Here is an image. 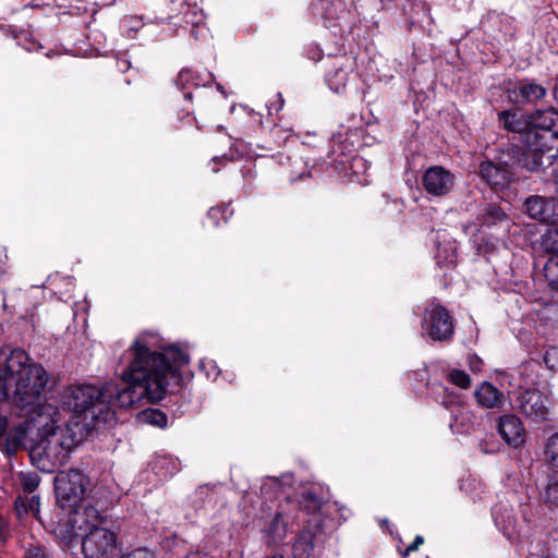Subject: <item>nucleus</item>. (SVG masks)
Returning a JSON list of instances; mask_svg holds the SVG:
<instances>
[{
  "label": "nucleus",
  "mask_w": 558,
  "mask_h": 558,
  "mask_svg": "<svg viewBox=\"0 0 558 558\" xmlns=\"http://www.w3.org/2000/svg\"><path fill=\"white\" fill-rule=\"evenodd\" d=\"M269 558H283V556H281V555H275V556L269 557Z\"/></svg>",
  "instance_id": "52"
},
{
  "label": "nucleus",
  "mask_w": 558,
  "mask_h": 558,
  "mask_svg": "<svg viewBox=\"0 0 558 558\" xmlns=\"http://www.w3.org/2000/svg\"><path fill=\"white\" fill-rule=\"evenodd\" d=\"M211 80V73H198L192 69H183L179 72L175 83L184 92V98L190 100L192 98L191 92L187 90L190 87L206 86Z\"/></svg>",
  "instance_id": "20"
},
{
  "label": "nucleus",
  "mask_w": 558,
  "mask_h": 558,
  "mask_svg": "<svg viewBox=\"0 0 558 558\" xmlns=\"http://www.w3.org/2000/svg\"><path fill=\"white\" fill-rule=\"evenodd\" d=\"M422 329L432 340L446 341L453 336L454 325L444 306L432 303L424 311Z\"/></svg>",
  "instance_id": "8"
},
{
  "label": "nucleus",
  "mask_w": 558,
  "mask_h": 558,
  "mask_svg": "<svg viewBox=\"0 0 558 558\" xmlns=\"http://www.w3.org/2000/svg\"><path fill=\"white\" fill-rule=\"evenodd\" d=\"M123 357L126 365L121 372V379L128 387L119 389L112 384L113 393L109 407L114 403L128 408L141 399L159 402L169 391L180 388L184 383L182 367L190 363L189 355L177 345H167L155 332L140 333Z\"/></svg>",
  "instance_id": "1"
},
{
  "label": "nucleus",
  "mask_w": 558,
  "mask_h": 558,
  "mask_svg": "<svg viewBox=\"0 0 558 558\" xmlns=\"http://www.w3.org/2000/svg\"><path fill=\"white\" fill-rule=\"evenodd\" d=\"M191 35L196 40H205L208 37V35H209V29L205 26V23L203 22L199 25V28L192 27Z\"/></svg>",
  "instance_id": "41"
},
{
  "label": "nucleus",
  "mask_w": 558,
  "mask_h": 558,
  "mask_svg": "<svg viewBox=\"0 0 558 558\" xmlns=\"http://www.w3.org/2000/svg\"><path fill=\"white\" fill-rule=\"evenodd\" d=\"M544 460L550 469L558 470V433L547 438L544 448Z\"/></svg>",
  "instance_id": "25"
},
{
  "label": "nucleus",
  "mask_w": 558,
  "mask_h": 558,
  "mask_svg": "<svg viewBox=\"0 0 558 558\" xmlns=\"http://www.w3.org/2000/svg\"><path fill=\"white\" fill-rule=\"evenodd\" d=\"M448 379L450 383L462 389L468 388L471 384L470 376L465 372L460 369H452L448 374Z\"/></svg>",
  "instance_id": "34"
},
{
  "label": "nucleus",
  "mask_w": 558,
  "mask_h": 558,
  "mask_svg": "<svg viewBox=\"0 0 558 558\" xmlns=\"http://www.w3.org/2000/svg\"><path fill=\"white\" fill-rule=\"evenodd\" d=\"M154 472L160 477L172 476L179 471L175 459L168 454H158L153 462Z\"/></svg>",
  "instance_id": "23"
},
{
  "label": "nucleus",
  "mask_w": 558,
  "mask_h": 558,
  "mask_svg": "<svg viewBox=\"0 0 558 558\" xmlns=\"http://www.w3.org/2000/svg\"><path fill=\"white\" fill-rule=\"evenodd\" d=\"M218 160H219V158H214V159L211 160V162H213L214 165H216Z\"/></svg>",
  "instance_id": "53"
},
{
  "label": "nucleus",
  "mask_w": 558,
  "mask_h": 558,
  "mask_svg": "<svg viewBox=\"0 0 558 558\" xmlns=\"http://www.w3.org/2000/svg\"><path fill=\"white\" fill-rule=\"evenodd\" d=\"M56 378L37 365V470L51 473L64 465L80 439L71 424H63L56 403L40 401V390L51 392Z\"/></svg>",
  "instance_id": "2"
},
{
  "label": "nucleus",
  "mask_w": 558,
  "mask_h": 558,
  "mask_svg": "<svg viewBox=\"0 0 558 558\" xmlns=\"http://www.w3.org/2000/svg\"><path fill=\"white\" fill-rule=\"evenodd\" d=\"M87 477L78 470L70 469L60 471L54 476L56 500L60 508L71 513L70 523L74 519H83V512H80V505L83 502Z\"/></svg>",
  "instance_id": "7"
},
{
  "label": "nucleus",
  "mask_w": 558,
  "mask_h": 558,
  "mask_svg": "<svg viewBox=\"0 0 558 558\" xmlns=\"http://www.w3.org/2000/svg\"><path fill=\"white\" fill-rule=\"evenodd\" d=\"M451 251H452V254L445 258L449 263H453V260H454V248L452 247Z\"/></svg>",
  "instance_id": "49"
},
{
  "label": "nucleus",
  "mask_w": 558,
  "mask_h": 558,
  "mask_svg": "<svg viewBox=\"0 0 558 558\" xmlns=\"http://www.w3.org/2000/svg\"><path fill=\"white\" fill-rule=\"evenodd\" d=\"M456 178L442 166L429 167L423 174L422 185L433 196L448 195L454 186Z\"/></svg>",
  "instance_id": "9"
},
{
  "label": "nucleus",
  "mask_w": 558,
  "mask_h": 558,
  "mask_svg": "<svg viewBox=\"0 0 558 558\" xmlns=\"http://www.w3.org/2000/svg\"><path fill=\"white\" fill-rule=\"evenodd\" d=\"M546 95V88L541 84L532 81L523 80L520 81L510 92V99L518 104H532L544 98Z\"/></svg>",
  "instance_id": "14"
},
{
  "label": "nucleus",
  "mask_w": 558,
  "mask_h": 558,
  "mask_svg": "<svg viewBox=\"0 0 558 558\" xmlns=\"http://www.w3.org/2000/svg\"><path fill=\"white\" fill-rule=\"evenodd\" d=\"M113 392L111 384L99 387L89 384L74 385L66 389L62 403L80 421L74 424L75 427L82 425L86 433H90L116 422V411L109 407Z\"/></svg>",
  "instance_id": "3"
},
{
  "label": "nucleus",
  "mask_w": 558,
  "mask_h": 558,
  "mask_svg": "<svg viewBox=\"0 0 558 558\" xmlns=\"http://www.w3.org/2000/svg\"><path fill=\"white\" fill-rule=\"evenodd\" d=\"M468 363H469V366H470L471 371H473V372H481L482 371L483 362L477 356L470 355L468 357Z\"/></svg>",
  "instance_id": "43"
},
{
  "label": "nucleus",
  "mask_w": 558,
  "mask_h": 558,
  "mask_svg": "<svg viewBox=\"0 0 558 558\" xmlns=\"http://www.w3.org/2000/svg\"><path fill=\"white\" fill-rule=\"evenodd\" d=\"M22 492L17 495L14 502V510L20 521L26 519L34 510L35 496H31L35 492V478L32 475L21 474Z\"/></svg>",
  "instance_id": "15"
},
{
  "label": "nucleus",
  "mask_w": 558,
  "mask_h": 558,
  "mask_svg": "<svg viewBox=\"0 0 558 558\" xmlns=\"http://www.w3.org/2000/svg\"><path fill=\"white\" fill-rule=\"evenodd\" d=\"M474 395L478 405L485 409H501L506 402L505 393L488 381H483Z\"/></svg>",
  "instance_id": "16"
},
{
  "label": "nucleus",
  "mask_w": 558,
  "mask_h": 558,
  "mask_svg": "<svg viewBox=\"0 0 558 558\" xmlns=\"http://www.w3.org/2000/svg\"><path fill=\"white\" fill-rule=\"evenodd\" d=\"M314 551V537L310 532L301 533L293 544V558H310Z\"/></svg>",
  "instance_id": "24"
},
{
  "label": "nucleus",
  "mask_w": 558,
  "mask_h": 558,
  "mask_svg": "<svg viewBox=\"0 0 558 558\" xmlns=\"http://www.w3.org/2000/svg\"><path fill=\"white\" fill-rule=\"evenodd\" d=\"M519 409L526 416L545 421L548 418V399L538 390H526L519 397Z\"/></svg>",
  "instance_id": "12"
},
{
  "label": "nucleus",
  "mask_w": 558,
  "mask_h": 558,
  "mask_svg": "<svg viewBox=\"0 0 558 558\" xmlns=\"http://www.w3.org/2000/svg\"><path fill=\"white\" fill-rule=\"evenodd\" d=\"M557 131L558 133V111L554 108L537 110L530 116L529 128L526 132Z\"/></svg>",
  "instance_id": "19"
},
{
  "label": "nucleus",
  "mask_w": 558,
  "mask_h": 558,
  "mask_svg": "<svg viewBox=\"0 0 558 558\" xmlns=\"http://www.w3.org/2000/svg\"><path fill=\"white\" fill-rule=\"evenodd\" d=\"M220 214H221L220 208H215V207L210 208V209H209V211H208V216H209L210 218H216V217H218V215H220Z\"/></svg>",
  "instance_id": "47"
},
{
  "label": "nucleus",
  "mask_w": 558,
  "mask_h": 558,
  "mask_svg": "<svg viewBox=\"0 0 558 558\" xmlns=\"http://www.w3.org/2000/svg\"><path fill=\"white\" fill-rule=\"evenodd\" d=\"M201 368L206 369V374L208 377H213L214 379L219 375L218 367L214 361H202L199 363Z\"/></svg>",
  "instance_id": "40"
},
{
  "label": "nucleus",
  "mask_w": 558,
  "mask_h": 558,
  "mask_svg": "<svg viewBox=\"0 0 558 558\" xmlns=\"http://www.w3.org/2000/svg\"><path fill=\"white\" fill-rule=\"evenodd\" d=\"M16 44L22 46L27 51H32L34 48V36L31 29H20L14 34Z\"/></svg>",
  "instance_id": "33"
},
{
  "label": "nucleus",
  "mask_w": 558,
  "mask_h": 558,
  "mask_svg": "<svg viewBox=\"0 0 558 558\" xmlns=\"http://www.w3.org/2000/svg\"><path fill=\"white\" fill-rule=\"evenodd\" d=\"M7 428H8V420H7V417L0 416V441L3 438Z\"/></svg>",
  "instance_id": "46"
},
{
  "label": "nucleus",
  "mask_w": 558,
  "mask_h": 558,
  "mask_svg": "<svg viewBox=\"0 0 558 558\" xmlns=\"http://www.w3.org/2000/svg\"><path fill=\"white\" fill-rule=\"evenodd\" d=\"M58 281H62L64 282V284L66 286V289L64 291H59L60 294H63V293H69L71 291V287L73 286V278L72 277H63V278H59L58 276L56 277H50L48 282H49V286L51 288H56L57 287V283Z\"/></svg>",
  "instance_id": "39"
},
{
  "label": "nucleus",
  "mask_w": 558,
  "mask_h": 558,
  "mask_svg": "<svg viewBox=\"0 0 558 558\" xmlns=\"http://www.w3.org/2000/svg\"><path fill=\"white\" fill-rule=\"evenodd\" d=\"M29 356L23 350H12L0 364V376L5 385H15L14 401L22 405L27 413L35 409V386L31 384L32 365Z\"/></svg>",
  "instance_id": "6"
},
{
  "label": "nucleus",
  "mask_w": 558,
  "mask_h": 558,
  "mask_svg": "<svg viewBox=\"0 0 558 558\" xmlns=\"http://www.w3.org/2000/svg\"><path fill=\"white\" fill-rule=\"evenodd\" d=\"M3 533H4V530H1V529H0V535H1V537H3Z\"/></svg>",
  "instance_id": "55"
},
{
  "label": "nucleus",
  "mask_w": 558,
  "mask_h": 558,
  "mask_svg": "<svg viewBox=\"0 0 558 558\" xmlns=\"http://www.w3.org/2000/svg\"><path fill=\"white\" fill-rule=\"evenodd\" d=\"M423 542H424L423 536L417 535L415 537L414 542L411 545H409L403 551H401V555L403 557L408 556L410 553L416 550L420 547V545L423 544Z\"/></svg>",
  "instance_id": "42"
},
{
  "label": "nucleus",
  "mask_w": 558,
  "mask_h": 558,
  "mask_svg": "<svg viewBox=\"0 0 558 558\" xmlns=\"http://www.w3.org/2000/svg\"><path fill=\"white\" fill-rule=\"evenodd\" d=\"M529 216L542 222L558 223V202L555 197L531 196L525 201Z\"/></svg>",
  "instance_id": "11"
},
{
  "label": "nucleus",
  "mask_w": 558,
  "mask_h": 558,
  "mask_svg": "<svg viewBox=\"0 0 558 558\" xmlns=\"http://www.w3.org/2000/svg\"><path fill=\"white\" fill-rule=\"evenodd\" d=\"M499 121L502 123L504 129L513 133L520 134V141L522 142L523 134L529 128V122L525 121L521 114L512 111H501L499 114Z\"/></svg>",
  "instance_id": "22"
},
{
  "label": "nucleus",
  "mask_w": 558,
  "mask_h": 558,
  "mask_svg": "<svg viewBox=\"0 0 558 558\" xmlns=\"http://www.w3.org/2000/svg\"><path fill=\"white\" fill-rule=\"evenodd\" d=\"M283 98L281 94H277V100L268 105V110L270 113L272 111L279 112L283 107Z\"/></svg>",
  "instance_id": "44"
},
{
  "label": "nucleus",
  "mask_w": 558,
  "mask_h": 558,
  "mask_svg": "<svg viewBox=\"0 0 558 558\" xmlns=\"http://www.w3.org/2000/svg\"><path fill=\"white\" fill-rule=\"evenodd\" d=\"M262 532L268 545H278L281 543L287 535V523L283 519V511L277 509L275 513L265 521Z\"/></svg>",
  "instance_id": "17"
},
{
  "label": "nucleus",
  "mask_w": 558,
  "mask_h": 558,
  "mask_svg": "<svg viewBox=\"0 0 558 558\" xmlns=\"http://www.w3.org/2000/svg\"><path fill=\"white\" fill-rule=\"evenodd\" d=\"M543 499L549 506H558V481L549 482L545 487Z\"/></svg>",
  "instance_id": "35"
},
{
  "label": "nucleus",
  "mask_w": 558,
  "mask_h": 558,
  "mask_svg": "<svg viewBox=\"0 0 558 558\" xmlns=\"http://www.w3.org/2000/svg\"><path fill=\"white\" fill-rule=\"evenodd\" d=\"M541 245L546 253L558 257V228L548 229L542 236Z\"/></svg>",
  "instance_id": "29"
},
{
  "label": "nucleus",
  "mask_w": 558,
  "mask_h": 558,
  "mask_svg": "<svg viewBox=\"0 0 558 558\" xmlns=\"http://www.w3.org/2000/svg\"><path fill=\"white\" fill-rule=\"evenodd\" d=\"M84 518L74 519L71 524V534L80 536L81 532L86 535L82 542V550L85 558H117L119 547L114 532L106 527L107 517L101 514L93 506H85Z\"/></svg>",
  "instance_id": "4"
},
{
  "label": "nucleus",
  "mask_w": 558,
  "mask_h": 558,
  "mask_svg": "<svg viewBox=\"0 0 558 558\" xmlns=\"http://www.w3.org/2000/svg\"><path fill=\"white\" fill-rule=\"evenodd\" d=\"M301 505L302 508L306 510L308 513H315L323 507L320 500L311 493L304 495Z\"/></svg>",
  "instance_id": "36"
},
{
  "label": "nucleus",
  "mask_w": 558,
  "mask_h": 558,
  "mask_svg": "<svg viewBox=\"0 0 558 558\" xmlns=\"http://www.w3.org/2000/svg\"><path fill=\"white\" fill-rule=\"evenodd\" d=\"M28 456H29V459H31L32 463H34V461H35V456H34V448H33V447H29V449H28Z\"/></svg>",
  "instance_id": "48"
},
{
  "label": "nucleus",
  "mask_w": 558,
  "mask_h": 558,
  "mask_svg": "<svg viewBox=\"0 0 558 558\" xmlns=\"http://www.w3.org/2000/svg\"><path fill=\"white\" fill-rule=\"evenodd\" d=\"M497 430L505 442L513 448H519L524 442V427L521 421L513 414L500 416Z\"/></svg>",
  "instance_id": "13"
},
{
  "label": "nucleus",
  "mask_w": 558,
  "mask_h": 558,
  "mask_svg": "<svg viewBox=\"0 0 558 558\" xmlns=\"http://www.w3.org/2000/svg\"><path fill=\"white\" fill-rule=\"evenodd\" d=\"M438 252H437V255H436V258L438 259V263L440 262V247L438 246Z\"/></svg>",
  "instance_id": "51"
},
{
  "label": "nucleus",
  "mask_w": 558,
  "mask_h": 558,
  "mask_svg": "<svg viewBox=\"0 0 558 558\" xmlns=\"http://www.w3.org/2000/svg\"><path fill=\"white\" fill-rule=\"evenodd\" d=\"M125 23L129 24L130 31H136L137 28H140L142 26V21H141V17H138V16H130V17L125 19Z\"/></svg>",
  "instance_id": "45"
},
{
  "label": "nucleus",
  "mask_w": 558,
  "mask_h": 558,
  "mask_svg": "<svg viewBox=\"0 0 558 558\" xmlns=\"http://www.w3.org/2000/svg\"><path fill=\"white\" fill-rule=\"evenodd\" d=\"M505 218H506V215L500 208H498L494 205H488L484 209V213L482 216V223L484 226H493V225L504 220Z\"/></svg>",
  "instance_id": "32"
},
{
  "label": "nucleus",
  "mask_w": 558,
  "mask_h": 558,
  "mask_svg": "<svg viewBox=\"0 0 558 558\" xmlns=\"http://www.w3.org/2000/svg\"><path fill=\"white\" fill-rule=\"evenodd\" d=\"M352 71V62L347 59L339 65H336L326 75V82L329 88L335 93H342L349 82L350 72Z\"/></svg>",
  "instance_id": "21"
},
{
  "label": "nucleus",
  "mask_w": 558,
  "mask_h": 558,
  "mask_svg": "<svg viewBox=\"0 0 558 558\" xmlns=\"http://www.w3.org/2000/svg\"><path fill=\"white\" fill-rule=\"evenodd\" d=\"M36 557H37V558L39 557V554H38V553L36 554Z\"/></svg>",
  "instance_id": "57"
},
{
  "label": "nucleus",
  "mask_w": 558,
  "mask_h": 558,
  "mask_svg": "<svg viewBox=\"0 0 558 558\" xmlns=\"http://www.w3.org/2000/svg\"><path fill=\"white\" fill-rule=\"evenodd\" d=\"M138 420L143 423L157 426L166 427L168 423L167 415L158 409H146L138 414Z\"/></svg>",
  "instance_id": "26"
},
{
  "label": "nucleus",
  "mask_w": 558,
  "mask_h": 558,
  "mask_svg": "<svg viewBox=\"0 0 558 558\" xmlns=\"http://www.w3.org/2000/svg\"><path fill=\"white\" fill-rule=\"evenodd\" d=\"M204 13L196 5H187L184 12L183 21L186 25L199 28V25L204 22Z\"/></svg>",
  "instance_id": "31"
},
{
  "label": "nucleus",
  "mask_w": 558,
  "mask_h": 558,
  "mask_svg": "<svg viewBox=\"0 0 558 558\" xmlns=\"http://www.w3.org/2000/svg\"><path fill=\"white\" fill-rule=\"evenodd\" d=\"M544 363L549 369L558 368V348L553 347L545 352Z\"/></svg>",
  "instance_id": "37"
},
{
  "label": "nucleus",
  "mask_w": 558,
  "mask_h": 558,
  "mask_svg": "<svg viewBox=\"0 0 558 558\" xmlns=\"http://www.w3.org/2000/svg\"><path fill=\"white\" fill-rule=\"evenodd\" d=\"M218 90L222 92V87L220 85L217 86Z\"/></svg>",
  "instance_id": "56"
},
{
  "label": "nucleus",
  "mask_w": 558,
  "mask_h": 558,
  "mask_svg": "<svg viewBox=\"0 0 558 558\" xmlns=\"http://www.w3.org/2000/svg\"><path fill=\"white\" fill-rule=\"evenodd\" d=\"M17 408L16 415L21 418H24L23 422L15 424L8 433L4 445L5 451L9 454L15 453L23 445L26 439L27 432L32 428L34 424V414L35 410L27 413L25 409H22V405L15 402Z\"/></svg>",
  "instance_id": "10"
},
{
  "label": "nucleus",
  "mask_w": 558,
  "mask_h": 558,
  "mask_svg": "<svg viewBox=\"0 0 558 558\" xmlns=\"http://www.w3.org/2000/svg\"><path fill=\"white\" fill-rule=\"evenodd\" d=\"M122 558H157V556L147 548H136L123 555Z\"/></svg>",
  "instance_id": "38"
},
{
  "label": "nucleus",
  "mask_w": 558,
  "mask_h": 558,
  "mask_svg": "<svg viewBox=\"0 0 558 558\" xmlns=\"http://www.w3.org/2000/svg\"><path fill=\"white\" fill-rule=\"evenodd\" d=\"M319 7L323 10V17L326 21H332L340 17V14L344 13L343 2L337 0L333 2L320 0Z\"/></svg>",
  "instance_id": "28"
},
{
  "label": "nucleus",
  "mask_w": 558,
  "mask_h": 558,
  "mask_svg": "<svg viewBox=\"0 0 558 558\" xmlns=\"http://www.w3.org/2000/svg\"><path fill=\"white\" fill-rule=\"evenodd\" d=\"M519 163L530 170L538 171L551 167L558 170L557 131L525 132L522 137V153Z\"/></svg>",
  "instance_id": "5"
},
{
  "label": "nucleus",
  "mask_w": 558,
  "mask_h": 558,
  "mask_svg": "<svg viewBox=\"0 0 558 558\" xmlns=\"http://www.w3.org/2000/svg\"><path fill=\"white\" fill-rule=\"evenodd\" d=\"M290 478V476L278 477H266L260 486V493L265 498H275L282 490L283 480Z\"/></svg>",
  "instance_id": "27"
},
{
  "label": "nucleus",
  "mask_w": 558,
  "mask_h": 558,
  "mask_svg": "<svg viewBox=\"0 0 558 558\" xmlns=\"http://www.w3.org/2000/svg\"><path fill=\"white\" fill-rule=\"evenodd\" d=\"M481 175L492 186L504 189L512 180V173L506 166L495 165L492 161L481 163Z\"/></svg>",
  "instance_id": "18"
},
{
  "label": "nucleus",
  "mask_w": 558,
  "mask_h": 558,
  "mask_svg": "<svg viewBox=\"0 0 558 558\" xmlns=\"http://www.w3.org/2000/svg\"><path fill=\"white\" fill-rule=\"evenodd\" d=\"M544 275L548 284L558 291V257L550 256L544 266Z\"/></svg>",
  "instance_id": "30"
},
{
  "label": "nucleus",
  "mask_w": 558,
  "mask_h": 558,
  "mask_svg": "<svg viewBox=\"0 0 558 558\" xmlns=\"http://www.w3.org/2000/svg\"><path fill=\"white\" fill-rule=\"evenodd\" d=\"M3 533H4V530H1V529H0V535H1V537H3Z\"/></svg>",
  "instance_id": "54"
},
{
  "label": "nucleus",
  "mask_w": 558,
  "mask_h": 558,
  "mask_svg": "<svg viewBox=\"0 0 558 558\" xmlns=\"http://www.w3.org/2000/svg\"><path fill=\"white\" fill-rule=\"evenodd\" d=\"M120 66L122 70L129 68V61H122Z\"/></svg>",
  "instance_id": "50"
}]
</instances>
